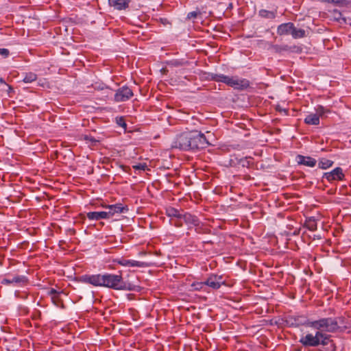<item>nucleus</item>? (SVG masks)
<instances>
[{"label":"nucleus","instance_id":"nucleus-2","mask_svg":"<svg viewBox=\"0 0 351 351\" xmlns=\"http://www.w3.org/2000/svg\"><path fill=\"white\" fill-rule=\"evenodd\" d=\"M212 79L217 82H223L235 90H243L250 87V82L245 78L238 76H228L223 74H215Z\"/></svg>","mask_w":351,"mask_h":351},{"label":"nucleus","instance_id":"nucleus-9","mask_svg":"<svg viewBox=\"0 0 351 351\" xmlns=\"http://www.w3.org/2000/svg\"><path fill=\"white\" fill-rule=\"evenodd\" d=\"M111 289L117 290L131 289L129 285L123 281L121 272H119V274H111Z\"/></svg>","mask_w":351,"mask_h":351},{"label":"nucleus","instance_id":"nucleus-36","mask_svg":"<svg viewBox=\"0 0 351 351\" xmlns=\"http://www.w3.org/2000/svg\"><path fill=\"white\" fill-rule=\"evenodd\" d=\"M12 283V279L5 278V279H3L1 281V284H3V285H10Z\"/></svg>","mask_w":351,"mask_h":351},{"label":"nucleus","instance_id":"nucleus-4","mask_svg":"<svg viewBox=\"0 0 351 351\" xmlns=\"http://www.w3.org/2000/svg\"><path fill=\"white\" fill-rule=\"evenodd\" d=\"M190 149H200L206 148L209 143L205 135L200 132L191 131Z\"/></svg>","mask_w":351,"mask_h":351},{"label":"nucleus","instance_id":"nucleus-38","mask_svg":"<svg viewBox=\"0 0 351 351\" xmlns=\"http://www.w3.org/2000/svg\"><path fill=\"white\" fill-rule=\"evenodd\" d=\"M343 0H331V3H342Z\"/></svg>","mask_w":351,"mask_h":351},{"label":"nucleus","instance_id":"nucleus-25","mask_svg":"<svg viewBox=\"0 0 351 351\" xmlns=\"http://www.w3.org/2000/svg\"><path fill=\"white\" fill-rule=\"evenodd\" d=\"M149 265L145 262L129 260L128 267H146Z\"/></svg>","mask_w":351,"mask_h":351},{"label":"nucleus","instance_id":"nucleus-37","mask_svg":"<svg viewBox=\"0 0 351 351\" xmlns=\"http://www.w3.org/2000/svg\"><path fill=\"white\" fill-rule=\"evenodd\" d=\"M84 139L85 141H86L87 142H91V143L95 142V140L93 138L88 136L86 135L84 136Z\"/></svg>","mask_w":351,"mask_h":351},{"label":"nucleus","instance_id":"nucleus-24","mask_svg":"<svg viewBox=\"0 0 351 351\" xmlns=\"http://www.w3.org/2000/svg\"><path fill=\"white\" fill-rule=\"evenodd\" d=\"M37 79V75L33 72L26 73L25 74L23 81L25 83H32L36 81Z\"/></svg>","mask_w":351,"mask_h":351},{"label":"nucleus","instance_id":"nucleus-17","mask_svg":"<svg viewBox=\"0 0 351 351\" xmlns=\"http://www.w3.org/2000/svg\"><path fill=\"white\" fill-rule=\"evenodd\" d=\"M304 121L308 125H317L319 124V117L317 113L310 114L305 117Z\"/></svg>","mask_w":351,"mask_h":351},{"label":"nucleus","instance_id":"nucleus-18","mask_svg":"<svg viewBox=\"0 0 351 351\" xmlns=\"http://www.w3.org/2000/svg\"><path fill=\"white\" fill-rule=\"evenodd\" d=\"M114 122L117 127L120 128L121 132L123 133H126L128 125L126 123V121L125 117L123 116H117L114 118Z\"/></svg>","mask_w":351,"mask_h":351},{"label":"nucleus","instance_id":"nucleus-22","mask_svg":"<svg viewBox=\"0 0 351 351\" xmlns=\"http://www.w3.org/2000/svg\"><path fill=\"white\" fill-rule=\"evenodd\" d=\"M333 164L334 162L332 160L323 158L319 160L318 167L322 169H326L331 167Z\"/></svg>","mask_w":351,"mask_h":351},{"label":"nucleus","instance_id":"nucleus-28","mask_svg":"<svg viewBox=\"0 0 351 351\" xmlns=\"http://www.w3.org/2000/svg\"><path fill=\"white\" fill-rule=\"evenodd\" d=\"M330 110L328 108H325L322 106H318L316 108V113L319 115V117H322L326 113H330Z\"/></svg>","mask_w":351,"mask_h":351},{"label":"nucleus","instance_id":"nucleus-41","mask_svg":"<svg viewBox=\"0 0 351 351\" xmlns=\"http://www.w3.org/2000/svg\"><path fill=\"white\" fill-rule=\"evenodd\" d=\"M324 2H328V3H330L331 2V0H322Z\"/></svg>","mask_w":351,"mask_h":351},{"label":"nucleus","instance_id":"nucleus-40","mask_svg":"<svg viewBox=\"0 0 351 351\" xmlns=\"http://www.w3.org/2000/svg\"><path fill=\"white\" fill-rule=\"evenodd\" d=\"M0 84H6L5 81H4V80L2 77H0Z\"/></svg>","mask_w":351,"mask_h":351},{"label":"nucleus","instance_id":"nucleus-15","mask_svg":"<svg viewBox=\"0 0 351 351\" xmlns=\"http://www.w3.org/2000/svg\"><path fill=\"white\" fill-rule=\"evenodd\" d=\"M131 0H111V6L118 10H125L129 7Z\"/></svg>","mask_w":351,"mask_h":351},{"label":"nucleus","instance_id":"nucleus-29","mask_svg":"<svg viewBox=\"0 0 351 351\" xmlns=\"http://www.w3.org/2000/svg\"><path fill=\"white\" fill-rule=\"evenodd\" d=\"M26 281V277L24 276H16L12 278V282L16 284L24 283Z\"/></svg>","mask_w":351,"mask_h":351},{"label":"nucleus","instance_id":"nucleus-33","mask_svg":"<svg viewBox=\"0 0 351 351\" xmlns=\"http://www.w3.org/2000/svg\"><path fill=\"white\" fill-rule=\"evenodd\" d=\"M62 293H63L62 291H57L55 289L51 288L49 290L47 293L51 298L52 296H54V295H60Z\"/></svg>","mask_w":351,"mask_h":351},{"label":"nucleus","instance_id":"nucleus-21","mask_svg":"<svg viewBox=\"0 0 351 351\" xmlns=\"http://www.w3.org/2000/svg\"><path fill=\"white\" fill-rule=\"evenodd\" d=\"M258 15L262 18L274 19L276 16V12L262 9L259 10Z\"/></svg>","mask_w":351,"mask_h":351},{"label":"nucleus","instance_id":"nucleus-13","mask_svg":"<svg viewBox=\"0 0 351 351\" xmlns=\"http://www.w3.org/2000/svg\"><path fill=\"white\" fill-rule=\"evenodd\" d=\"M166 215L169 217H176L178 221L175 223V225L178 227H180L182 226V223L180 221V218L181 217L182 213L180 211L173 207L169 206L165 209Z\"/></svg>","mask_w":351,"mask_h":351},{"label":"nucleus","instance_id":"nucleus-10","mask_svg":"<svg viewBox=\"0 0 351 351\" xmlns=\"http://www.w3.org/2000/svg\"><path fill=\"white\" fill-rule=\"evenodd\" d=\"M204 284L213 289H219L222 285H225V281L221 275L210 274L204 281Z\"/></svg>","mask_w":351,"mask_h":351},{"label":"nucleus","instance_id":"nucleus-12","mask_svg":"<svg viewBox=\"0 0 351 351\" xmlns=\"http://www.w3.org/2000/svg\"><path fill=\"white\" fill-rule=\"evenodd\" d=\"M296 161L298 165H302L309 167H314L317 163V160L315 158L302 155H298Z\"/></svg>","mask_w":351,"mask_h":351},{"label":"nucleus","instance_id":"nucleus-32","mask_svg":"<svg viewBox=\"0 0 351 351\" xmlns=\"http://www.w3.org/2000/svg\"><path fill=\"white\" fill-rule=\"evenodd\" d=\"M60 295H54L51 298L53 303L55 305H56L57 306H59L60 305V304H62V301L60 300Z\"/></svg>","mask_w":351,"mask_h":351},{"label":"nucleus","instance_id":"nucleus-30","mask_svg":"<svg viewBox=\"0 0 351 351\" xmlns=\"http://www.w3.org/2000/svg\"><path fill=\"white\" fill-rule=\"evenodd\" d=\"M273 49L278 53H280L282 51H286L288 49L287 46H280V45H273L272 46Z\"/></svg>","mask_w":351,"mask_h":351},{"label":"nucleus","instance_id":"nucleus-39","mask_svg":"<svg viewBox=\"0 0 351 351\" xmlns=\"http://www.w3.org/2000/svg\"><path fill=\"white\" fill-rule=\"evenodd\" d=\"M277 110H279V111H283L285 112V114H287V110H286L285 109H280L279 107L277 108Z\"/></svg>","mask_w":351,"mask_h":351},{"label":"nucleus","instance_id":"nucleus-8","mask_svg":"<svg viewBox=\"0 0 351 351\" xmlns=\"http://www.w3.org/2000/svg\"><path fill=\"white\" fill-rule=\"evenodd\" d=\"M323 179H326L328 182L334 181H343L345 178V175L343 169L341 167H336L329 172H326L322 176Z\"/></svg>","mask_w":351,"mask_h":351},{"label":"nucleus","instance_id":"nucleus-5","mask_svg":"<svg viewBox=\"0 0 351 351\" xmlns=\"http://www.w3.org/2000/svg\"><path fill=\"white\" fill-rule=\"evenodd\" d=\"M191 131L178 135L173 141V147L182 150L190 149Z\"/></svg>","mask_w":351,"mask_h":351},{"label":"nucleus","instance_id":"nucleus-16","mask_svg":"<svg viewBox=\"0 0 351 351\" xmlns=\"http://www.w3.org/2000/svg\"><path fill=\"white\" fill-rule=\"evenodd\" d=\"M108 216V213L104 211H95L87 213V217L90 220H99L106 219Z\"/></svg>","mask_w":351,"mask_h":351},{"label":"nucleus","instance_id":"nucleus-19","mask_svg":"<svg viewBox=\"0 0 351 351\" xmlns=\"http://www.w3.org/2000/svg\"><path fill=\"white\" fill-rule=\"evenodd\" d=\"M128 210L127 206H123L121 204H111V215L114 213H123Z\"/></svg>","mask_w":351,"mask_h":351},{"label":"nucleus","instance_id":"nucleus-20","mask_svg":"<svg viewBox=\"0 0 351 351\" xmlns=\"http://www.w3.org/2000/svg\"><path fill=\"white\" fill-rule=\"evenodd\" d=\"M304 226L310 231H315L317 228V221L314 217H309L306 219Z\"/></svg>","mask_w":351,"mask_h":351},{"label":"nucleus","instance_id":"nucleus-34","mask_svg":"<svg viewBox=\"0 0 351 351\" xmlns=\"http://www.w3.org/2000/svg\"><path fill=\"white\" fill-rule=\"evenodd\" d=\"M198 14V12L193 11L190 12L187 14V19H195Z\"/></svg>","mask_w":351,"mask_h":351},{"label":"nucleus","instance_id":"nucleus-14","mask_svg":"<svg viewBox=\"0 0 351 351\" xmlns=\"http://www.w3.org/2000/svg\"><path fill=\"white\" fill-rule=\"evenodd\" d=\"M293 25L294 24L291 22L282 23L277 27V34L280 36L291 34Z\"/></svg>","mask_w":351,"mask_h":351},{"label":"nucleus","instance_id":"nucleus-31","mask_svg":"<svg viewBox=\"0 0 351 351\" xmlns=\"http://www.w3.org/2000/svg\"><path fill=\"white\" fill-rule=\"evenodd\" d=\"M135 170L145 171L147 168L146 163H138L132 166Z\"/></svg>","mask_w":351,"mask_h":351},{"label":"nucleus","instance_id":"nucleus-7","mask_svg":"<svg viewBox=\"0 0 351 351\" xmlns=\"http://www.w3.org/2000/svg\"><path fill=\"white\" fill-rule=\"evenodd\" d=\"M134 95L133 91L128 86H123L118 88L114 94V99L117 102L129 100Z\"/></svg>","mask_w":351,"mask_h":351},{"label":"nucleus","instance_id":"nucleus-23","mask_svg":"<svg viewBox=\"0 0 351 351\" xmlns=\"http://www.w3.org/2000/svg\"><path fill=\"white\" fill-rule=\"evenodd\" d=\"M291 36L293 38H302L305 37L306 32L303 29H296L293 25Z\"/></svg>","mask_w":351,"mask_h":351},{"label":"nucleus","instance_id":"nucleus-6","mask_svg":"<svg viewBox=\"0 0 351 351\" xmlns=\"http://www.w3.org/2000/svg\"><path fill=\"white\" fill-rule=\"evenodd\" d=\"M311 322V320H308L303 315H291L286 317L287 325L291 327H298L300 326H308V323Z\"/></svg>","mask_w":351,"mask_h":351},{"label":"nucleus","instance_id":"nucleus-11","mask_svg":"<svg viewBox=\"0 0 351 351\" xmlns=\"http://www.w3.org/2000/svg\"><path fill=\"white\" fill-rule=\"evenodd\" d=\"M182 219L188 226H198L199 224V220L197 217L189 213H182L180 221Z\"/></svg>","mask_w":351,"mask_h":351},{"label":"nucleus","instance_id":"nucleus-3","mask_svg":"<svg viewBox=\"0 0 351 351\" xmlns=\"http://www.w3.org/2000/svg\"><path fill=\"white\" fill-rule=\"evenodd\" d=\"M81 281L95 287H110V274H86L81 277Z\"/></svg>","mask_w":351,"mask_h":351},{"label":"nucleus","instance_id":"nucleus-1","mask_svg":"<svg viewBox=\"0 0 351 351\" xmlns=\"http://www.w3.org/2000/svg\"><path fill=\"white\" fill-rule=\"evenodd\" d=\"M339 319L338 317H328L311 321L308 323V327L315 330V333L308 332L302 335L299 342L305 348L326 346L329 344L334 346L330 334L336 333L340 330Z\"/></svg>","mask_w":351,"mask_h":351},{"label":"nucleus","instance_id":"nucleus-26","mask_svg":"<svg viewBox=\"0 0 351 351\" xmlns=\"http://www.w3.org/2000/svg\"><path fill=\"white\" fill-rule=\"evenodd\" d=\"M204 287V282H194L191 285L190 291H202Z\"/></svg>","mask_w":351,"mask_h":351},{"label":"nucleus","instance_id":"nucleus-27","mask_svg":"<svg viewBox=\"0 0 351 351\" xmlns=\"http://www.w3.org/2000/svg\"><path fill=\"white\" fill-rule=\"evenodd\" d=\"M128 263L129 260L125 259V258H121V259H113L111 261V269L114 268V265L116 263H118L123 266H128Z\"/></svg>","mask_w":351,"mask_h":351},{"label":"nucleus","instance_id":"nucleus-35","mask_svg":"<svg viewBox=\"0 0 351 351\" xmlns=\"http://www.w3.org/2000/svg\"><path fill=\"white\" fill-rule=\"evenodd\" d=\"M10 52L9 50L7 49H0V55L3 56V57L8 56Z\"/></svg>","mask_w":351,"mask_h":351}]
</instances>
